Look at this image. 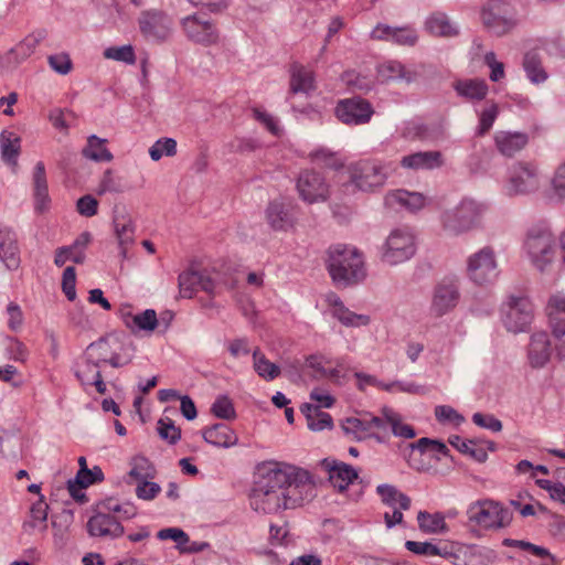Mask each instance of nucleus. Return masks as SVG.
I'll return each mask as SVG.
<instances>
[{
  "instance_id": "nucleus-1",
  "label": "nucleus",
  "mask_w": 565,
  "mask_h": 565,
  "mask_svg": "<svg viewBox=\"0 0 565 565\" xmlns=\"http://www.w3.org/2000/svg\"><path fill=\"white\" fill-rule=\"evenodd\" d=\"M315 495L310 472L279 461H265L257 466L255 486L249 495L253 510L266 514L295 509Z\"/></svg>"
},
{
  "instance_id": "nucleus-2",
  "label": "nucleus",
  "mask_w": 565,
  "mask_h": 565,
  "mask_svg": "<svg viewBox=\"0 0 565 565\" xmlns=\"http://www.w3.org/2000/svg\"><path fill=\"white\" fill-rule=\"evenodd\" d=\"M328 270L333 281L341 286L356 284L366 275L363 255L347 245L330 247Z\"/></svg>"
},
{
  "instance_id": "nucleus-3",
  "label": "nucleus",
  "mask_w": 565,
  "mask_h": 565,
  "mask_svg": "<svg viewBox=\"0 0 565 565\" xmlns=\"http://www.w3.org/2000/svg\"><path fill=\"white\" fill-rule=\"evenodd\" d=\"M484 211V204L472 199H462L459 204L441 213V228L450 236L465 234L480 224Z\"/></svg>"
},
{
  "instance_id": "nucleus-4",
  "label": "nucleus",
  "mask_w": 565,
  "mask_h": 565,
  "mask_svg": "<svg viewBox=\"0 0 565 565\" xmlns=\"http://www.w3.org/2000/svg\"><path fill=\"white\" fill-rule=\"evenodd\" d=\"M468 522L480 530H499L507 527L512 521V513L500 502L483 499L469 504Z\"/></svg>"
},
{
  "instance_id": "nucleus-5",
  "label": "nucleus",
  "mask_w": 565,
  "mask_h": 565,
  "mask_svg": "<svg viewBox=\"0 0 565 565\" xmlns=\"http://www.w3.org/2000/svg\"><path fill=\"white\" fill-rule=\"evenodd\" d=\"M350 180L364 192H373L386 183L393 169L391 163L377 159H362L348 167Z\"/></svg>"
},
{
  "instance_id": "nucleus-6",
  "label": "nucleus",
  "mask_w": 565,
  "mask_h": 565,
  "mask_svg": "<svg viewBox=\"0 0 565 565\" xmlns=\"http://www.w3.org/2000/svg\"><path fill=\"white\" fill-rule=\"evenodd\" d=\"M71 499V479L64 482V486H55L51 494L52 509H60L61 512L53 514L52 527L54 546L58 551H65L71 539L68 503Z\"/></svg>"
},
{
  "instance_id": "nucleus-7",
  "label": "nucleus",
  "mask_w": 565,
  "mask_h": 565,
  "mask_svg": "<svg viewBox=\"0 0 565 565\" xmlns=\"http://www.w3.org/2000/svg\"><path fill=\"white\" fill-rule=\"evenodd\" d=\"M524 248L531 263L540 271H545L556 257V242L547 228H532L524 242Z\"/></svg>"
},
{
  "instance_id": "nucleus-8",
  "label": "nucleus",
  "mask_w": 565,
  "mask_h": 565,
  "mask_svg": "<svg viewBox=\"0 0 565 565\" xmlns=\"http://www.w3.org/2000/svg\"><path fill=\"white\" fill-rule=\"evenodd\" d=\"M416 253V238L408 227L393 230L381 248V260L395 266L409 260Z\"/></svg>"
},
{
  "instance_id": "nucleus-9",
  "label": "nucleus",
  "mask_w": 565,
  "mask_h": 565,
  "mask_svg": "<svg viewBox=\"0 0 565 565\" xmlns=\"http://www.w3.org/2000/svg\"><path fill=\"white\" fill-rule=\"evenodd\" d=\"M468 277L477 285L486 286L495 281L499 276L494 250L484 246L467 259Z\"/></svg>"
},
{
  "instance_id": "nucleus-10",
  "label": "nucleus",
  "mask_w": 565,
  "mask_h": 565,
  "mask_svg": "<svg viewBox=\"0 0 565 565\" xmlns=\"http://www.w3.org/2000/svg\"><path fill=\"white\" fill-rule=\"evenodd\" d=\"M142 36L152 43L161 44L168 41L173 32V20L163 11L145 10L138 18Z\"/></svg>"
},
{
  "instance_id": "nucleus-11",
  "label": "nucleus",
  "mask_w": 565,
  "mask_h": 565,
  "mask_svg": "<svg viewBox=\"0 0 565 565\" xmlns=\"http://www.w3.org/2000/svg\"><path fill=\"white\" fill-rule=\"evenodd\" d=\"M539 186L537 169L531 163L518 162L509 169L503 190L507 195L516 196L532 193Z\"/></svg>"
},
{
  "instance_id": "nucleus-12",
  "label": "nucleus",
  "mask_w": 565,
  "mask_h": 565,
  "mask_svg": "<svg viewBox=\"0 0 565 565\" xmlns=\"http://www.w3.org/2000/svg\"><path fill=\"white\" fill-rule=\"evenodd\" d=\"M180 26L186 39L193 43L211 46L220 40L215 23L203 14L193 13L182 18Z\"/></svg>"
},
{
  "instance_id": "nucleus-13",
  "label": "nucleus",
  "mask_w": 565,
  "mask_h": 565,
  "mask_svg": "<svg viewBox=\"0 0 565 565\" xmlns=\"http://www.w3.org/2000/svg\"><path fill=\"white\" fill-rule=\"evenodd\" d=\"M483 26L495 35L508 33L514 25L511 7L503 0L486 2L480 12Z\"/></svg>"
},
{
  "instance_id": "nucleus-14",
  "label": "nucleus",
  "mask_w": 565,
  "mask_h": 565,
  "mask_svg": "<svg viewBox=\"0 0 565 565\" xmlns=\"http://www.w3.org/2000/svg\"><path fill=\"white\" fill-rule=\"evenodd\" d=\"M342 429L348 436L356 440L376 438L383 440L386 437V425L382 417L371 414H361L356 417H349L342 423Z\"/></svg>"
},
{
  "instance_id": "nucleus-15",
  "label": "nucleus",
  "mask_w": 565,
  "mask_h": 565,
  "mask_svg": "<svg viewBox=\"0 0 565 565\" xmlns=\"http://www.w3.org/2000/svg\"><path fill=\"white\" fill-rule=\"evenodd\" d=\"M533 319V306L525 297H511L508 301L503 323L508 331L518 333L525 331Z\"/></svg>"
},
{
  "instance_id": "nucleus-16",
  "label": "nucleus",
  "mask_w": 565,
  "mask_h": 565,
  "mask_svg": "<svg viewBox=\"0 0 565 565\" xmlns=\"http://www.w3.org/2000/svg\"><path fill=\"white\" fill-rule=\"evenodd\" d=\"M374 114L370 102L361 97H352L339 100L335 107L338 119L345 125L367 124Z\"/></svg>"
},
{
  "instance_id": "nucleus-17",
  "label": "nucleus",
  "mask_w": 565,
  "mask_h": 565,
  "mask_svg": "<svg viewBox=\"0 0 565 565\" xmlns=\"http://www.w3.org/2000/svg\"><path fill=\"white\" fill-rule=\"evenodd\" d=\"M297 190L302 201L313 204L329 198V185L323 175L313 170H305L297 180Z\"/></svg>"
},
{
  "instance_id": "nucleus-18",
  "label": "nucleus",
  "mask_w": 565,
  "mask_h": 565,
  "mask_svg": "<svg viewBox=\"0 0 565 565\" xmlns=\"http://www.w3.org/2000/svg\"><path fill=\"white\" fill-rule=\"evenodd\" d=\"M86 527L90 536L108 540L118 539L125 532L118 518L108 510L102 509V503L98 504L97 511L87 521Z\"/></svg>"
},
{
  "instance_id": "nucleus-19",
  "label": "nucleus",
  "mask_w": 565,
  "mask_h": 565,
  "mask_svg": "<svg viewBox=\"0 0 565 565\" xmlns=\"http://www.w3.org/2000/svg\"><path fill=\"white\" fill-rule=\"evenodd\" d=\"M266 220L274 231L287 232L296 224L295 207L290 202L275 200L266 209Z\"/></svg>"
},
{
  "instance_id": "nucleus-20",
  "label": "nucleus",
  "mask_w": 565,
  "mask_h": 565,
  "mask_svg": "<svg viewBox=\"0 0 565 565\" xmlns=\"http://www.w3.org/2000/svg\"><path fill=\"white\" fill-rule=\"evenodd\" d=\"M371 38L379 41H390L397 45L414 46L418 41L417 31L412 26L393 28L386 24H377Z\"/></svg>"
},
{
  "instance_id": "nucleus-21",
  "label": "nucleus",
  "mask_w": 565,
  "mask_h": 565,
  "mask_svg": "<svg viewBox=\"0 0 565 565\" xmlns=\"http://www.w3.org/2000/svg\"><path fill=\"white\" fill-rule=\"evenodd\" d=\"M45 38V30H38L30 33L6 54V62L9 65H18L22 63L35 52L38 45Z\"/></svg>"
},
{
  "instance_id": "nucleus-22",
  "label": "nucleus",
  "mask_w": 565,
  "mask_h": 565,
  "mask_svg": "<svg viewBox=\"0 0 565 565\" xmlns=\"http://www.w3.org/2000/svg\"><path fill=\"white\" fill-rule=\"evenodd\" d=\"M458 288L452 282L439 284L434 292L431 311L435 316L441 317L452 310L458 302Z\"/></svg>"
},
{
  "instance_id": "nucleus-23",
  "label": "nucleus",
  "mask_w": 565,
  "mask_h": 565,
  "mask_svg": "<svg viewBox=\"0 0 565 565\" xmlns=\"http://www.w3.org/2000/svg\"><path fill=\"white\" fill-rule=\"evenodd\" d=\"M444 164V158L440 151H418L404 156L401 166L411 170H433Z\"/></svg>"
},
{
  "instance_id": "nucleus-24",
  "label": "nucleus",
  "mask_w": 565,
  "mask_h": 565,
  "mask_svg": "<svg viewBox=\"0 0 565 565\" xmlns=\"http://www.w3.org/2000/svg\"><path fill=\"white\" fill-rule=\"evenodd\" d=\"M552 348L548 334L535 332L529 345V361L533 367H543L551 359Z\"/></svg>"
},
{
  "instance_id": "nucleus-25",
  "label": "nucleus",
  "mask_w": 565,
  "mask_h": 565,
  "mask_svg": "<svg viewBox=\"0 0 565 565\" xmlns=\"http://www.w3.org/2000/svg\"><path fill=\"white\" fill-rule=\"evenodd\" d=\"M0 258L10 270L17 269L20 265L17 235L7 226H0Z\"/></svg>"
},
{
  "instance_id": "nucleus-26",
  "label": "nucleus",
  "mask_w": 565,
  "mask_h": 565,
  "mask_svg": "<svg viewBox=\"0 0 565 565\" xmlns=\"http://www.w3.org/2000/svg\"><path fill=\"white\" fill-rule=\"evenodd\" d=\"M33 198L35 211L42 213L49 209L50 196L45 173V166L39 161L33 172Z\"/></svg>"
},
{
  "instance_id": "nucleus-27",
  "label": "nucleus",
  "mask_w": 565,
  "mask_h": 565,
  "mask_svg": "<svg viewBox=\"0 0 565 565\" xmlns=\"http://www.w3.org/2000/svg\"><path fill=\"white\" fill-rule=\"evenodd\" d=\"M424 25L425 30L434 36L452 38L459 34L457 24L440 11L429 14Z\"/></svg>"
},
{
  "instance_id": "nucleus-28",
  "label": "nucleus",
  "mask_w": 565,
  "mask_h": 565,
  "mask_svg": "<svg viewBox=\"0 0 565 565\" xmlns=\"http://www.w3.org/2000/svg\"><path fill=\"white\" fill-rule=\"evenodd\" d=\"M495 147L505 157H513L527 143V136L522 132L497 131L494 135Z\"/></svg>"
},
{
  "instance_id": "nucleus-29",
  "label": "nucleus",
  "mask_w": 565,
  "mask_h": 565,
  "mask_svg": "<svg viewBox=\"0 0 565 565\" xmlns=\"http://www.w3.org/2000/svg\"><path fill=\"white\" fill-rule=\"evenodd\" d=\"M550 324L555 337L565 334V295H553L546 307Z\"/></svg>"
},
{
  "instance_id": "nucleus-30",
  "label": "nucleus",
  "mask_w": 565,
  "mask_h": 565,
  "mask_svg": "<svg viewBox=\"0 0 565 565\" xmlns=\"http://www.w3.org/2000/svg\"><path fill=\"white\" fill-rule=\"evenodd\" d=\"M203 438L206 443L223 448H230L237 444L236 433L226 424H215L203 430Z\"/></svg>"
},
{
  "instance_id": "nucleus-31",
  "label": "nucleus",
  "mask_w": 565,
  "mask_h": 565,
  "mask_svg": "<svg viewBox=\"0 0 565 565\" xmlns=\"http://www.w3.org/2000/svg\"><path fill=\"white\" fill-rule=\"evenodd\" d=\"M386 203L391 206L397 204L411 212H416L425 206L426 198L419 192L399 189L386 195Z\"/></svg>"
},
{
  "instance_id": "nucleus-32",
  "label": "nucleus",
  "mask_w": 565,
  "mask_h": 565,
  "mask_svg": "<svg viewBox=\"0 0 565 565\" xmlns=\"http://www.w3.org/2000/svg\"><path fill=\"white\" fill-rule=\"evenodd\" d=\"M107 139L90 135L87 138L86 146L82 149L83 157L95 162L113 161L114 156L107 148Z\"/></svg>"
},
{
  "instance_id": "nucleus-33",
  "label": "nucleus",
  "mask_w": 565,
  "mask_h": 565,
  "mask_svg": "<svg viewBox=\"0 0 565 565\" xmlns=\"http://www.w3.org/2000/svg\"><path fill=\"white\" fill-rule=\"evenodd\" d=\"M457 94L468 100H481L488 94L486 81L478 78L460 79L454 83Z\"/></svg>"
},
{
  "instance_id": "nucleus-34",
  "label": "nucleus",
  "mask_w": 565,
  "mask_h": 565,
  "mask_svg": "<svg viewBox=\"0 0 565 565\" xmlns=\"http://www.w3.org/2000/svg\"><path fill=\"white\" fill-rule=\"evenodd\" d=\"M315 89L313 73L307 67L294 64L290 70V93H305Z\"/></svg>"
},
{
  "instance_id": "nucleus-35",
  "label": "nucleus",
  "mask_w": 565,
  "mask_h": 565,
  "mask_svg": "<svg viewBox=\"0 0 565 565\" xmlns=\"http://www.w3.org/2000/svg\"><path fill=\"white\" fill-rule=\"evenodd\" d=\"M355 479H358V472L348 463L337 462L329 470V480L340 492L344 491Z\"/></svg>"
},
{
  "instance_id": "nucleus-36",
  "label": "nucleus",
  "mask_w": 565,
  "mask_h": 565,
  "mask_svg": "<svg viewBox=\"0 0 565 565\" xmlns=\"http://www.w3.org/2000/svg\"><path fill=\"white\" fill-rule=\"evenodd\" d=\"M377 494L382 502L390 509L399 508V510H408L411 508V499L397 488L391 484H380L376 488Z\"/></svg>"
},
{
  "instance_id": "nucleus-37",
  "label": "nucleus",
  "mask_w": 565,
  "mask_h": 565,
  "mask_svg": "<svg viewBox=\"0 0 565 565\" xmlns=\"http://www.w3.org/2000/svg\"><path fill=\"white\" fill-rule=\"evenodd\" d=\"M377 74L382 82L392 81H406L411 82L414 77V73L406 70V67L398 61H386L379 65Z\"/></svg>"
},
{
  "instance_id": "nucleus-38",
  "label": "nucleus",
  "mask_w": 565,
  "mask_h": 565,
  "mask_svg": "<svg viewBox=\"0 0 565 565\" xmlns=\"http://www.w3.org/2000/svg\"><path fill=\"white\" fill-rule=\"evenodd\" d=\"M301 413L307 419L308 428L313 431H320L332 427V417L330 414L322 412L319 406L312 404H303Z\"/></svg>"
},
{
  "instance_id": "nucleus-39",
  "label": "nucleus",
  "mask_w": 565,
  "mask_h": 565,
  "mask_svg": "<svg viewBox=\"0 0 565 565\" xmlns=\"http://www.w3.org/2000/svg\"><path fill=\"white\" fill-rule=\"evenodd\" d=\"M418 526L422 532L427 534H439L448 532V526L443 513H428L420 511L417 515Z\"/></svg>"
},
{
  "instance_id": "nucleus-40",
  "label": "nucleus",
  "mask_w": 565,
  "mask_h": 565,
  "mask_svg": "<svg viewBox=\"0 0 565 565\" xmlns=\"http://www.w3.org/2000/svg\"><path fill=\"white\" fill-rule=\"evenodd\" d=\"M384 422L387 427H391L392 433L401 438L411 439L416 436L414 428L404 423L402 416L391 408L383 409Z\"/></svg>"
},
{
  "instance_id": "nucleus-41",
  "label": "nucleus",
  "mask_w": 565,
  "mask_h": 565,
  "mask_svg": "<svg viewBox=\"0 0 565 565\" xmlns=\"http://www.w3.org/2000/svg\"><path fill=\"white\" fill-rule=\"evenodd\" d=\"M20 137L11 131H2L0 135V148L2 159L13 167L18 164L20 153Z\"/></svg>"
},
{
  "instance_id": "nucleus-42",
  "label": "nucleus",
  "mask_w": 565,
  "mask_h": 565,
  "mask_svg": "<svg viewBox=\"0 0 565 565\" xmlns=\"http://www.w3.org/2000/svg\"><path fill=\"white\" fill-rule=\"evenodd\" d=\"M108 343L105 340L90 343L87 348V354L90 359L96 358L98 361L108 362L114 367H120L130 362V359L122 358L119 354L107 356Z\"/></svg>"
},
{
  "instance_id": "nucleus-43",
  "label": "nucleus",
  "mask_w": 565,
  "mask_h": 565,
  "mask_svg": "<svg viewBox=\"0 0 565 565\" xmlns=\"http://www.w3.org/2000/svg\"><path fill=\"white\" fill-rule=\"evenodd\" d=\"M449 444L458 451L469 455L478 462H484L488 459V452L482 447L477 446L472 440H465L460 436H450Z\"/></svg>"
},
{
  "instance_id": "nucleus-44",
  "label": "nucleus",
  "mask_w": 565,
  "mask_h": 565,
  "mask_svg": "<svg viewBox=\"0 0 565 565\" xmlns=\"http://www.w3.org/2000/svg\"><path fill=\"white\" fill-rule=\"evenodd\" d=\"M253 364L255 372L266 381H273L280 374V369L270 362L259 349L253 352Z\"/></svg>"
},
{
  "instance_id": "nucleus-45",
  "label": "nucleus",
  "mask_w": 565,
  "mask_h": 565,
  "mask_svg": "<svg viewBox=\"0 0 565 565\" xmlns=\"http://www.w3.org/2000/svg\"><path fill=\"white\" fill-rule=\"evenodd\" d=\"M313 162L329 169H341L344 167L345 159L339 152H333L328 148H320L310 154Z\"/></svg>"
},
{
  "instance_id": "nucleus-46",
  "label": "nucleus",
  "mask_w": 565,
  "mask_h": 565,
  "mask_svg": "<svg viewBox=\"0 0 565 565\" xmlns=\"http://www.w3.org/2000/svg\"><path fill=\"white\" fill-rule=\"evenodd\" d=\"M523 66L529 79L534 84L543 83L547 78L546 72L541 65V60L535 52H529L524 56Z\"/></svg>"
},
{
  "instance_id": "nucleus-47",
  "label": "nucleus",
  "mask_w": 565,
  "mask_h": 565,
  "mask_svg": "<svg viewBox=\"0 0 565 565\" xmlns=\"http://www.w3.org/2000/svg\"><path fill=\"white\" fill-rule=\"evenodd\" d=\"M200 271L186 270L179 275V290L183 298H192L199 289Z\"/></svg>"
},
{
  "instance_id": "nucleus-48",
  "label": "nucleus",
  "mask_w": 565,
  "mask_h": 565,
  "mask_svg": "<svg viewBox=\"0 0 565 565\" xmlns=\"http://www.w3.org/2000/svg\"><path fill=\"white\" fill-rule=\"evenodd\" d=\"M333 317L337 318L345 327H362L370 323V317L365 315H358L349 310L345 306L340 307L333 311Z\"/></svg>"
},
{
  "instance_id": "nucleus-49",
  "label": "nucleus",
  "mask_w": 565,
  "mask_h": 565,
  "mask_svg": "<svg viewBox=\"0 0 565 565\" xmlns=\"http://www.w3.org/2000/svg\"><path fill=\"white\" fill-rule=\"evenodd\" d=\"M177 153V141L173 138H160L150 148L149 156L159 161L163 156L173 157Z\"/></svg>"
},
{
  "instance_id": "nucleus-50",
  "label": "nucleus",
  "mask_w": 565,
  "mask_h": 565,
  "mask_svg": "<svg viewBox=\"0 0 565 565\" xmlns=\"http://www.w3.org/2000/svg\"><path fill=\"white\" fill-rule=\"evenodd\" d=\"M102 509L108 510L111 514L118 518V521L129 520L137 514V510L131 503H118L113 499L102 502Z\"/></svg>"
},
{
  "instance_id": "nucleus-51",
  "label": "nucleus",
  "mask_w": 565,
  "mask_h": 565,
  "mask_svg": "<svg viewBox=\"0 0 565 565\" xmlns=\"http://www.w3.org/2000/svg\"><path fill=\"white\" fill-rule=\"evenodd\" d=\"M103 480L104 473L102 469L98 466H94L92 469H78L75 480H73V483H75L81 489H85Z\"/></svg>"
},
{
  "instance_id": "nucleus-52",
  "label": "nucleus",
  "mask_w": 565,
  "mask_h": 565,
  "mask_svg": "<svg viewBox=\"0 0 565 565\" xmlns=\"http://www.w3.org/2000/svg\"><path fill=\"white\" fill-rule=\"evenodd\" d=\"M103 55L107 60L124 62L126 64H135L136 63V54H135V50L131 45L107 47L104 51Z\"/></svg>"
},
{
  "instance_id": "nucleus-53",
  "label": "nucleus",
  "mask_w": 565,
  "mask_h": 565,
  "mask_svg": "<svg viewBox=\"0 0 565 565\" xmlns=\"http://www.w3.org/2000/svg\"><path fill=\"white\" fill-rule=\"evenodd\" d=\"M211 412L218 418L233 419L236 416L234 405L227 396H218L212 404Z\"/></svg>"
},
{
  "instance_id": "nucleus-54",
  "label": "nucleus",
  "mask_w": 565,
  "mask_h": 565,
  "mask_svg": "<svg viewBox=\"0 0 565 565\" xmlns=\"http://www.w3.org/2000/svg\"><path fill=\"white\" fill-rule=\"evenodd\" d=\"M158 434L170 444H175L181 437L180 428L175 427L169 417L160 418L158 422Z\"/></svg>"
},
{
  "instance_id": "nucleus-55",
  "label": "nucleus",
  "mask_w": 565,
  "mask_h": 565,
  "mask_svg": "<svg viewBox=\"0 0 565 565\" xmlns=\"http://www.w3.org/2000/svg\"><path fill=\"white\" fill-rule=\"evenodd\" d=\"M503 545L527 551L540 558H552L551 553L546 548L534 545L526 541L505 539L503 541Z\"/></svg>"
},
{
  "instance_id": "nucleus-56",
  "label": "nucleus",
  "mask_w": 565,
  "mask_h": 565,
  "mask_svg": "<svg viewBox=\"0 0 565 565\" xmlns=\"http://www.w3.org/2000/svg\"><path fill=\"white\" fill-rule=\"evenodd\" d=\"M435 416L440 423H449L459 426L465 422V417L455 408L448 405H440L435 408Z\"/></svg>"
},
{
  "instance_id": "nucleus-57",
  "label": "nucleus",
  "mask_w": 565,
  "mask_h": 565,
  "mask_svg": "<svg viewBox=\"0 0 565 565\" xmlns=\"http://www.w3.org/2000/svg\"><path fill=\"white\" fill-rule=\"evenodd\" d=\"M92 242L89 232L81 233L73 242V264H82L86 258L85 249Z\"/></svg>"
},
{
  "instance_id": "nucleus-58",
  "label": "nucleus",
  "mask_w": 565,
  "mask_h": 565,
  "mask_svg": "<svg viewBox=\"0 0 565 565\" xmlns=\"http://www.w3.org/2000/svg\"><path fill=\"white\" fill-rule=\"evenodd\" d=\"M498 115V105L491 104L490 106L486 107L480 114L478 135H486L492 128Z\"/></svg>"
},
{
  "instance_id": "nucleus-59",
  "label": "nucleus",
  "mask_w": 565,
  "mask_h": 565,
  "mask_svg": "<svg viewBox=\"0 0 565 565\" xmlns=\"http://www.w3.org/2000/svg\"><path fill=\"white\" fill-rule=\"evenodd\" d=\"M153 469L148 459L145 457H136L132 460V467L130 469V477L136 480H146L152 477Z\"/></svg>"
},
{
  "instance_id": "nucleus-60",
  "label": "nucleus",
  "mask_w": 565,
  "mask_h": 565,
  "mask_svg": "<svg viewBox=\"0 0 565 565\" xmlns=\"http://www.w3.org/2000/svg\"><path fill=\"white\" fill-rule=\"evenodd\" d=\"M253 116L254 119L262 124L270 134H273L274 136L280 135L281 129L278 125V121L269 113L260 108H254Z\"/></svg>"
},
{
  "instance_id": "nucleus-61",
  "label": "nucleus",
  "mask_w": 565,
  "mask_h": 565,
  "mask_svg": "<svg viewBox=\"0 0 565 565\" xmlns=\"http://www.w3.org/2000/svg\"><path fill=\"white\" fill-rule=\"evenodd\" d=\"M132 322L140 330L153 331L158 324L157 313L153 309H147L132 317Z\"/></svg>"
},
{
  "instance_id": "nucleus-62",
  "label": "nucleus",
  "mask_w": 565,
  "mask_h": 565,
  "mask_svg": "<svg viewBox=\"0 0 565 565\" xmlns=\"http://www.w3.org/2000/svg\"><path fill=\"white\" fill-rule=\"evenodd\" d=\"M354 377L356 379L358 388L362 392L365 391L367 386H374L385 392L392 391V385H386V383L379 381L373 375L363 372H355Z\"/></svg>"
},
{
  "instance_id": "nucleus-63",
  "label": "nucleus",
  "mask_w": 565,
  "mask_h": 565,
  "mask_svg": "<svg viewBox=\"0 0 565 565\" xmlns=\"http://www.w3.org/2000/svg\"><path fill=\"white\" fill-rule=\"evenodd\" d=\"M121 185L119 180L116 178L111 169H107L99 181L98 184V194H104L107 192H120Z\"/></svg>"
},
{
  "instance_id": "nucleus-64",
  "label": "nucleus",
  "mask_w": 565,
  "mask_h": 565,
  "mask_svg": "<svg viewBox=\"0 0 565 565\" xmlns=\"http://www.w3.org/2000/svg\"><path fill=\"white\" fill-rule=\"evenodd\" d=\"M98 204V201L93 195L86 194L77 200L76 210L81 215L92 217L97 214Z\"/></svg>"
}]
</instances>
